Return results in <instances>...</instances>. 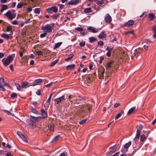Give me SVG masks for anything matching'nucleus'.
<instances>
[{"label":"nucleus","mask_w":156,"mask_h":156,"mask_svg":"<svg viewBox=\"0 0 156 156\" xmlns=\"http://www.w3.org/2000/svg\"><path fill=\"white\" fill-rule=\"evenodd\" d=\"M13 57L11 55L8 56L7 58H4L2 60V62L5 66L9 65L12 61Z\"/></svg>","instance_id":"obj_1"},{"label":"nucleus","mask_w":156,"mask_h":156,"mask_svg":"<svg viewBox=\"0 0 156 156\" xmlns=\"http://www.w3.org/2000/svg\"><path fill=\"white\" fill-rule=\"evenodd\" d=\"M52 27L49 24H48L45 26H43L41 27V29L46 32L50 33L52 31Z\"/></svg>","instance_id":"obj_2"},{"label":"nucleus","mask_w":156,"mask_h":156,"mask_svg":"<svg viewBox=\"0 0 156 156\" xmlns=\"http://www.w3.org/2000/svg\"><path fill=\"white\" fill-rule=\"evenodd\" d=\"M58 10L56 6H53L47 9L46 10V12L48 13L51 14L53 12H57Z\"/></svg>","instance_id":"obj_3"},{"label":"nucleus","mask_w":156,"mask_h":156,"mask_svg":"<svg viewBox=\"0 0 156 156\" xmlns=\"http://www.w3.org/2000/svg\"><path fill=\"white\" fill-rule=\"evenodd\" d=\"M6 85L5 83L4 82V79L3 78H0V90L3 91H5V90L3 88V87Z\"/></svg>","instance_id":"obj_4"},{"label":"nucleus","mask_w":156,"mask_h":156,"mask_svg":"<svg viewBox=\"0 0 156 156\" xmlns=\"http://www.w3.org/2000/svg\"><path fill=\"white\" fill-rule=\"evenodd\" d=\"M140 131L138 129H137L135 137L134 139V141L135 143L136 144L137 143V142L140 136Z\"/></svg>","instance_id":"obj_5"},{"label":"nucleus","mask_w":156,"mask_h":156,"mask_svg":"<svg viewBox=\"0 0 156 156\" xmlns=\"http://www.w3.org/2000/svg\"><path fill=\"white\" fill-rule=\"evenodd\" d=\"M4 15L5 16L7 17L10 20H12L13 18H14L15 17V16H13V15L12 14V12L10 11H8Z\"/></svg>","instance_id":"obj_6"},{"label":"nucleus","mask_w":156,"mask_h":156,"mask_svg":"<svg viewBox=\"0 0 156 156\" xmlns=\"http://www.w3.org/2000/svg\"><path fill=\"white\" fill-rule=\"evenodd\" d=\"M131 144V141H129L127 143H126L124 145V148L122 150V151L123 152H127L128 150V148L130 146Z\"/></svg>","instance_id":"obj_7"},{"label":"nucleus","mask_w":156,"mask_h":156,"mask_svg":"<svg viewBox=\"0 0 156 156\" xmlns=\"http://www.w3.org/2000/svg\"><path fill=\"white\" fill-rule=\"evenodd\" d=\"M105 20L106 22L110 23L112 20V18L108 14H106L105 18Z\"/></svg>","instance_id":"obj_8"},{"label":"nucleus","mask_w":156,"mask_h":156,"mask_svg":"<svg viewBox=\"0 0 156 156\" xmlns=\"http://www.w3.org/2000/svg\"><path fill=\"white\" fill-rule=\"evenodd\" d=\"M40 112H41V115H42L41 117L42 118V119L47 118L48 116L47 113L45 112L44 110L41 109V110Z\"/></svg>","instance_id":"obj_9"},{"label":"nucleus","mask_w":156,"mask_h":156,"mask_svg":"<svg viewBox=\"0 0 156 156\" xmlns=\"http://www.w3.org/2000/svg\"><path fill=\"white\" fill-rule=\"evenodd\" d=\"M148 20L150 21L153 20L155 18V15L153 13H150L148 14Z\"/></svg>","instance_id":"obj_10"},{"label":"nucleus","mask_w":156,"mask_h":156,"mask_svg":"<svg viewBox=\"0 0 156 156\" xmlns=\"http://www.w3.org/2000/svg\"><path fill=\"white\" fill-rule=\"evenodd\" d=\"M42 82V80L41 79H38L36 80L33 82V83L32 85L35 86L38 85L40 83Z\"/></svg>","instance_id":"obj_11"},{"label":"nucleus","mask_w":156,"mask_h":156,"mask_svg":"<svg viewBox=\"0 0 156 156\" xmlns=\"http://www.w3.org/2000/svg\"><path fill=\"white\" fill-rule=\"evenodd\" d=\"M88 30L90 32L94 33L97 32L98 31V30L93 27H89L88 28Z\"/></svg>","instance_id":"obj_12"},{"label":"nucleus","mask_w":156,"mask_h":156,"mask_svg":"<svg viewBox=\"0 0 156 156\" xmlns=\"http://www.w3.org/2000/svg\"><path fill=\"white\" fill-rule=\"evenodd\" d=\"M134 23V22L133 20H130L126 23L125 26L126 27H129L133 25Z\"/></svg>","instance_id":"obj_13"},{"label":"nucleus","mask_w":156,"mask_h":156,"mask_svg":"<svg viewBox=\"0 0 156 156\" xmlns=\"http://www.w3.org/2000/svg\"><path fill=\"white\" fill-rule=\"evenodd\" d=\"M79 2V0H71V1L69 2L68 4L71 5H76Z\"/></svg>","instance_id":"obj_14"},{"label":"nucleus","mask_w":156,"mask_h":156,"mask_svg":"<svg viewBox=\"0 0 156 156\" xmlns=\"http://www.w3.org/2000/svg\"><path fill=\"white\" fill-rule=\"evenodd\" d=\"M30 118L31 119H32L34 120L36 122H38L41 119H43L42 118L41 116H38L37 117H35L34 116H31L30 117Z\"/></svg>","instance_id":"obj_15"},{"label":"nucleus","mask_w":156,"mask_h":156,"mask_svg":"<svg viewBox=\"0 0 156 156\" xmlns=\"http://www.w3.org/2000/svg\"><path fill=\"white\" fill-rule=\"evenodd\" d=\"M65 100V97L64 96H62L57 98L55 99V101L57 102V104H59V103L61 102L62 100Z\"/></svg>","instance_id":"obj_16"},{"label":"nucleus","mask_w":156,"mask_h":156,"mask_svg":"<svg viewBox=\"0 0 156 156\" xmlns=\"http://www.w3.org/2000/svg\"><path fill=\"white\" fill-rule=\"evenodd\" d=\"M152 30L154 33L153 37L155 38H156V25H154L152 26Z\"/></svg>","instance_id":"obj_17"},{"label":"nucleus","mask_w":156,"mask_h":156,"mask_svg":"<svg viewBox=\"0 0 156 156\" xmlns=\"http://www.w3.org/2000/svg\"><path fill=\"white\" fill-rule=\"evenodd\" d=\"M75 67V65L73 64L67 66L66 67V70H69L73 69Z\"/></svg>","instance_id":"obj_18"},{"label":"nucleus","mask_w":156,"mask_h":156,"mask_svg":"<svg viewBox=\"0 0 156 156\" xmlns=\"http://www.w3.org/2000/svg\"><path fill=\"white\" fill-rule=\"evenodd\" d=\"M106 37V35L104 31H102L98 36V37L100 38H105Z\"/></svg>","instance_id":"obj_19"},{"label":"nucleus","mask_w":156,"mask_h":156,"mask_svg":"<svg viewBox=\"0 0 156 156\" xmlns=\"http://www.w3.org/2000/svg\"><path fill=\"white\" fill-rule=\"evenodd\" d=\"M1 5L2 6V8L0 10L1 12H2L8 9V6L6 5Z\"/></svg>","instance_id":"obj_20"},{"label":"nucleus","mask_w":156,"mask_h":156,"mask_svg":"<svg viewBox=\"0 0 156 156\" xmlns=\"http://www.w3.org/2000/svg\"><path fill=\"white\" fill-rule=\"evenodd\" d=\"M48 128L49 131L52 132L54 129V125L53 124H49L48 126Z\"/></svg>","instance_id":"obj_21"},{"label":"nucleus","mask_w":156,"mask_h":156,"mask_svg":"<svg viewBox=\"0 0 156 156\" xmlns=\"http://www.w3.org/2000/svg\"><path fill=\"white\" fill-rule=\"evenodd\" d=\"M85 107H86V108H87V111H86V112H89L90 113V109L91 108V106L90 105H88V104H85Z\"/></svg>","instance_id":"obj_22"},{"label":"nucleus","mask_w":156,"mask_h":156,"mask_svg":"<svg viewBox=\"0 0 156 156\" xmlns=\"http://www.w3.org/2000/svg\"><path fill=\"white\" fill-rule=\"evenodd\" d=\"M62 44V42H58L54 46V49H55L58 48Z\"/></svg>","instance_id":"obj_23"},{"label":"nucleus","mask_w":156,"mask_h":156,"mask_svg":"<svg viewBox=\"0 0 156 156\" xmlns=\"http://www.w3.org/2000/svg\"><path fill=\"white\" fill-rule=\"evenodd\" d=\"M2 36L7 39H8L9 38H12L9 35L5 34H2Z\"/></svg>","instance_id":"obj_24"},{"label":"nucleus","mask_w":156,"mask_h":156,"mask_svg":"<svg viewBox=\"0 0 156 156\" xmlns=\"http://www.w3.org/2000/svg\"><path fill=\"white\" fill-rule=\"evenodd\" d=\"M135 108V107L131 108L128 111L127 114L129 115L132 114L134 112Z\"/></svg>","instance_id":"obj_25"},{"label":"nucleus","mask_w":156,"mask_h":156,"mask_svg":"<svg viewBox=\"0 0 156 156\" xmlns=\"http://www.w3.org/2000/svg\"><path fill=\"white\" fill-rule=\"evenodd\" d=\"M58 59H57L56 60L54 61L51 63L50 64V66L51 67L53 66L58 62Z\"/></svg>","instance_id":"obj_26"},{"label":"nucleus","mask_w":156,"mask_h":156,"mask_svg":"<svg viewBox=\"0 0 156 156\" xmlns=\"http://www.w3.org/2000/svg\"><path fill=\"white\" fill-rule=\"evenodd\" d=\"M51 100L49 99H48L47 100V101L45 104V105H44V106L45 107V108L46 109L48 108V107H49V105L50 103Z\"/></svg>","instance_id":"obj_27"},{"label":"nucleus","mask_w":156,"mask_h":156,"mask_svg":"<svg viewBox=\"0 0 156 156\" xmlns=\"http://www.w3.org/2000/svg\"><path fill=\"white\" fill-rule=\"evenodd\" d=\"M114 62L113 61L109 62L107 63V69L111 67V65Z\"/></svg>","instance_id":"obj_28"},{"label":"nucleus","mask_w":156,"mask_h":156,"mask_svg":"<svg viewBox=\"0 0 156 156\" xmlns=\"http://www.w3.org/2000/svg\"><path fill=\"white\" fill-rule=\"evenodd\" d=\"M60 136V135H58L56 136H55V137L52 140V142H55L57 140H58V139L59 137Z\"/></svg>","instance_id":"obj_29"},{"label":"nucleus","mask_w":156,"mask_h":156,"mask_svg":"<svg viewBox=\"0 0 156 156\" xmlns=\"http://www.w3.org/2000/svg\"><path fill=\"white\" fill-rule=\"evenodd\" d=\"M29 83L27 82H25L22 83V88H26Z\"/></svg>","instance_id":"obj_30"},{"label":"nucleus","mask_w":156,"mask_h":156,"mask_svg":"<svg viewBox=\"0 0 156 156\" xmlns=\"http://www.w3.org/2000/svg\"><path fill=\"white\" fill-rule=\"evenodd\" d=\"M30 109L31 111L33 113H35V114H38V112L37 111H36V110L34 109L33 107H30Z\"/></svg>","instance_id":"obj_31"},{"label":"nucleus","mask_w":156,"mask_h":156,"mask_svg":"<svg viewBox=\"0 0 156 156\" xmlns=\"http://www.w3.org/2000/svg\"><path fill=\"white\" fill-rule=\"evenodd\" d=\"M80 108H81L80 110L83 112H84L87 110V108H86V107L85 108V105L81 106L80 107Z\"/></svg>","instance_id":"obj_32"},{"label":"nucleus","mask_w":156,"mask_h":156,"mask_svg":"<svg viewBox=\"0 0 156 156\" xmlns=\"http://www.w3.org/2000/svg\"><path fill=\"white\" fill-rule=\"evenodd\" d=\"M73 56H74V55L73 54L69 55L68 57V58H66L65 59V60L66 61H68L69 60L72 59V58L73 57Z\"/></svg>","instance_id":"obj_33"},{"label":"nucleus","mask_w":156,"mask_h":156,"mask_svg":"<svg viewBox=\"0 0 156 156\" xmlns=\"http://www.w3.org/2000/svg\"><path fill=\"white\" fill-rule=\"evenodd\" d=\"M91 9L90 8H87L84 10V12L86 13H88L91 12Z\"/></svg>","instance_id":"obj_34"},{"label":"nucleus","mask_w":156,"mask_h":156,"mask_svg":"<svg viewBox=\"0 0 156 156\" xmlns=\"http://www.w3.org/2000/svg\"><path fill=\"white\" fill-rule=\"evenodd\" d=\"M15 85L16 86L17 89L19 90H21L22 87H20V84L17 83H15Z\"/></svg>","instance_id":"obj_35"},{"label":"nucleus","mask_w":156,"mask_h":156,"mask_svg":"<svg viewBox=\"0 0 156 156\" xmlns=\"http://www.w3.org/2000/svg\"><path fill=\"white\" fill-rule=\"evenodd\" d=\"M34 12L36 14H39L40 12V9L39 8H37L35 9Z\"/></svg>","instance_id":"obj_36"},{"label":"nucleus","mask_w":156,"mask_h":156,"mask_svg":"<svg viewBox=\"0 0 156 156\" xmlns=\"http://www.w3.org/2000/svg\"><path fill=\"white\" fill-rule=\"evenodd\" d=\"M24 5V3L23 2H21L18 4L17 6V7L18 8H21Z\"/></svg>","instance_id":"obj_37"},{"label":"nucleus","mask_w":156,"mask_h":156,"mask_svg":"<svg viewBox=\"0 0 156 156\" xmlns=\"http://www.w3.org/2000/svg\"><path fill=\"white\" fill-rule=\"evenodd\" d=\"M113 49L111 48V49L109 50V51L106 53V55L108 57H110L111 56V51H112Z\"/></svg>","instance_id":"obj_38"},{"label":"nucleus","mask_w":156,"mask_h":156,"mask_svg":"<svg viewBox=\"0 0 156 156\" xmlns=\"http://www.w3.org/2000/svg\"><path fill=\"white\" fill-rule=\"evenodd\" d=\"M146 138V136L145 135L143 134L140 137V141L141 142H143Z\"/></svg>","instance_id":"obj_39"},{"label":"nucleus","mask_w":156,"mask_h":156,"mask_svg":"<svg viewBox=\"0 0 156 156\" xmlns=\"http://www.w3.org/2000/svg\"><path fill=\"white\" fill-rule=\"evenodd\" d=\"M11 97L14 98L17 97V94L16 93H12L11 95Z\"/></svg>","instance_id":"obj_40"},{"label":"nucleus","mask_w":156,"mask_h":156,"mask_svg":"<svg viewBox=\"0 0 156 156\" xmlns=\"http://www.w3.org/2000/svg\"><path fill=\"white\" fill-rule=\"evenodd\" d=\"M137 53V51L136 50L135 51H134V52H133H133H132V53H131V54H132V55H131V58L132 59H133V57H134L135 55H136V54Z\"/></svg>","instance_id":"obj_41"},{"label":"nucleus","mask_w":156,"mask_h":156,"mask_svg":"<svg viewBox=\"0 0 156 156\" xmlns=\"http://www.w3.org/2000/svg\"><path fill=\"white\" fill-rule=\"evenodd\" d=\"M47 34V32H44V33L41 34L40 35V37L41 38H43V37H45L46 36Z\"/></svg>","instance_id":"obj_42"},{"label":"nucleus","mask_w":156,"mask_h":156,"mask_svg":"<svg viewBox=\"0 0 156 156\" xmlns=\"http://www.w3.org/2000/svg\"><path fill=\"white\" fill-rule=\"evenodd\" d=\"M97 3L98 5H101L104 3L103 0H101L99 1H98L97 2Z\"/></svg>","instance_id":"obj_43"},{"label":"nucleus","mask_w":156,"mask_h":156,"mask_svg":"<svg viewBox=\"0 0 156 156\" xmlns=\"http://www.w3.org/2000/svg\"><path fill=\"white\" fill-rule=\"evenodd\" d=\"M90 41L91 43H92L96 40V39L95 37H91L89 38Z\"/></svg>","instance_id":"obj_44"},{"label":"nucleus","mask_w":156,"mask_h":156,"mask_svg":"<svg viewBox=\"0 0 156 156\" xmlns=\"http://www.w3.org/2000/svg\"><path fill=\"white\" fill-rule=\"evenodd\" d=\"M36 53L38 55H43V52L41 51H37Z\"/></svg>","instance_id":"obj_45"},{"label":"nucleus","mask_w":156,"mask_h":156,"mask_svg":"<svg viewBox=\"0 0 156 156\" xmlns=\"http://www.w3.org/2000/svg\"><path fill=\"white\" fill-rule=\"evenodd\" d=\"M59 15L58 14H55L52 16V18L54 19H56L58 17Z\"/></svg>","instance_id":"obj_46"},{"label":"nucleus","mask_w":156,"mask_h":156,"mask_svg":"<svg viewBox=\"0 0 156 156\" xmlns=\"http://www.w3.org/2000/svg\"><path fill=\"white\" fill-rule=\"evenodd\" d=\"M3 111L7 113L9 115H11L12 116H13L14 115L13 114L10 113L9 111L7 110H4Z\"/></svg>","instance_id":"obj_47"},{"label":"nucleus","mask_w":156,"mask_h":156,"mask_svg":"<svg viewBox=\"0 0 156 156\" xmlns=\"http://www.w3.org/2000/svg\"><path fill=\"white\" fill-rule=\"evenodd\" d=\"M121 114L120 113H118L115 117V119L116 120L118 119L121 116Z\"/></svg>","instance_id":"obj_48"},{"label":"nucleus","mask_w":156,"mask_h":156,"mask_svg":"<svg viewBox=\"0 0 156 156\" xmlns=\"http://www.w3.org/2000/svg\"><path fill=\"white\" fill-rule=\"evenodd\" d=\"M75 30H78L79 31H82L83 30V29L82 28L80 27H78L77 28H76Z\"/></svg>","instance_id":"obj_49"},{"label":"nucleus","mask_w":156,"mask_h":156,"mask_svg":"<svg viewBox=\"0 0 156 156\" xmlns=\"http://www.w3.org/2000/svg\"><path fill=\"white\" fill-rule=\"evenodd\" d=\"M85 41H81L80 43V45L81 47H83L85 45Z\"/></svg>","instance_id":"obj_50"},{"label":"nucleus","mask_w":156,"mask_h":156,"mask_svg":"<svg viewBox=\"0 0 156 156\" xmlns=\"http://www.w3.org/2000/svg\"><path fill=\"white\" fill-rule=\"evenodd\" d=\"M20 138L25 142H27V140L24 135L22 136Z\"/></svg>","instance_id":"obj_51"},{"label":"nucleus","mask_w":156,"mask_h":156,"mask_svg":"<svg viewBox=\"0 0 156 156\" xmlns=\"http://www.w3.org/2000/svg\"><path fill=\"white\" fill-rule=\"evenodd\" d=\"M17 133L18 135L21 137L23 135V134L20 132L18 131L17 132Z\"/></svg>","instance_id":"obj_52"},{"label":"nucleus","mask_w":156,"mask_h":156,"mask_svg":"<svg viewBox=\"0 0 156 156\" xmlns=\"http://www.w3.org/2000/svg\"><path fill=\"white\" fill-rule=\"evenodd\" d=\"M12 29V27L11 26H8L7 27L6 31H9Z\"/></svg>","instance_id":"obj_53"},{"label":"nucleus","mask_w":156,"mask_h":156,"mask_svg":"<svg viewBox=\"0 0 156 156\" xmlns=\"http://www.w3.org/2000/svg\"><path fill=\"white\" fill-rule=\"evenodd\" d=\"M87 119L85 120H83L81 121H80L79 122V123L80 124H83L85 123L86 122V121H87Z\"/></svg>","instance_id":"obj_54"},{"label":"nucleus","mask_w":156,"mask_h":156,"mask_svg":"<svg viewBox=\"0 0 156 156\" xmlns=\"http://www.w3.org/2000/svg\"><path fill=\"white\" fill-rule=\"evenodd\" d=\"M98 45L102 46L103 45V42L101 41H100L98 42Z\"/></svg>","instance_id":"obj_55"},{"label":"nucleus","mask_w":156,"mask_h":156,"mask_svg":"<svg viewBox=\"0 0 156 156\" xmlns=\"http://www.w3.org/2000/svg\"><path fill=\"white\" fill-rule=\"evenodd\" d=\"M58 5L59 7L61 9H62L65 6V5H64L61 4H58Z\"/></svg>","instance_id":"obj_56"},{"label":"nucleus","mask_w":156,"mask_h":156,"mask_svg":"<svg viewBox=\"0 0 156 156\" xmlns=\"http://www.w3.org/2000/svg\"><path fill=\"white\" fill-rule=\"evenodd\" d=\"M12 23L14 25H17L18 24V22L16 20H15L13 21Z\"/></svg>","instance_id":"obj_57"},{"label":"nucleus","mask_w":156,"mask_h":156,"mask_svg":"<svg viewBox=\"0 0 156 156\" xmlns=\"http://www.w3.org/2000/svg\"><path fill=\"white\" fill-rule=\"evenodd\" d=\"M53 83H50L49 84H48L45 85V87H50L52 85V84Z\"/></svg>","instance_id":"obj_58"},{"label":"nucleus","mask_w":156,"mask_h":156,"mask_svg":"<svg viewBox=\"0 0 156 156\" xmlns=\"http://www.w3.org/2000/svg\"><path fill=\"white\" fill-rule=\"evenodd\" d=\"M129 33H130L133 34H134V31L133 30L128 31L125 34H127Z\"/></svg>","instance_id":"obj_59"},{"label":"nucleus","mask_w":156,"mask_h":156,"mask_svg":"<svg viewBox=\"0 0 156 156\" xmlns=\"http://www.w3.org/2000/svg\"><path fill=\"white\" fill-rule=\"evenodd\" d=\"M4 55V54L0 52V58H3Z\"/></svg>","instance_id":"obj_60"},{"label":"nucleus","mask_w":156,"mask_h":156,"mask_svg":"<svg viewBox=\"0 0 156 156\" xmlns=\"http://www.w3.org/2000/svg\"><path fill=\"white\" fill-rule=\"evenodd\" d=\"M32 10V8L31 7H29L27 9V11L28 12H30Z\"/></svg>","instance_id":"obj_61"},{"label":"nucleus","mask_w":156,"mask_h":156,"mask_svg":"<svg viewBox=\"0 0 156 156\" xmlns=\"http://www.w3.org/2000/svg\"><path fill=\"white\" fill-rule=\"evenodd\" d=\"M119 105H120V104L119 103H115L114 106V107L115 108H117V107H118Z\"/></svg>","instance_id":"obj_62"},{"label":"nucleus","mask_w":156,"mask_h":156,"mask_svg":"<svg viewBox=\"0 0 156 156\" xmlns=\"http://www.w3.org/2000/svg\"><path fill=\"white\" fill-rule=\"evenodd\" d=\"M6 156H13V155L11 154L10 152H8L6 155Z\"/></svg>","instance_id":"obj_63"},{"label":"nucleus","mask_w":156,"mask_h":156,"mask_svg":"<svg viewBox=\"0 0 156 156\" xmlns=\"http://www.w3.org/2000/svg\"><path fill=\"white\" fill-rule=\"evenodd\" d=\"M119 152H116L113 155V156H119Z\"/></svg>","instance_id":"obj_64"}]
</instances>
